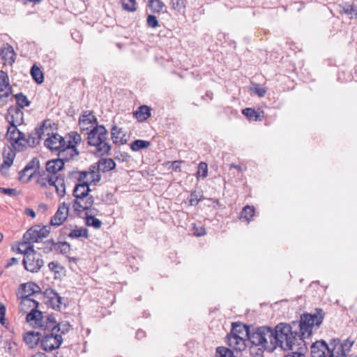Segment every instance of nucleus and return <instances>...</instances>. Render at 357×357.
<instances>
[{"label":"nucleus","mask_w":357,"mask_h":357,"mask_svg":"<svg viewBox=\"0 0 357 357\" xmlns=\"http://www.w3.org/2000/svg\"><path fill=\"white\" fill-rule=\"evenodd\" d=\"M90 188L87 182L77 184L73 190V195L75 198L84 197L89 195Z\"/></svg>","instance_id":"obj_34"},{"label":"nucleus","mask_w":357,"mask_h":357,"mask_svg":"<svg viewBox=\"0 0 357 357\" xmlns=\"http://www.w3.org/2000/svg\"><path fill=\"white\" fill-rule=\"evenodd\" d=\"M58 250H59L61 253H67L70 251V245L66 242L60 243L58 245Z\"/></svg>","instance_id":"obj_54"},{"label":"nucleus","mask_w":357,"mask_h":357,"mask_svg":"<svg viewBox=\"0 0 357 357\" xmlns=\"http://www.w3.org/2000/svg\"><path fill=\"white\" fill-rule=\"evenodd\" d=\"M15 151L8 146L3 152V163L1 165V170L7 169L11 166L15 157Z\"/></svg>","instance_id":"obj_23"},{"label":"nucleus","mask_w":357,"mask_h":357,"mask_svg":"<svg viewBox=\"0 0 357 357\" xmlns=\"http://www.w3.org/2000/svg\"><path fill=\"white\" fill-rule=\"evenodd\" d=\"M64 164L59 158L52 160L46 163V172L50 175L58 176L57 173L63 169ZM59 176H61L60 174Z\"/></svg>","instance_id":"obj_25"},{"label":"nucleus","mask_w":357,"mask_h":357,"mask_svg":"<svg viewBox=\"0 0 357 357\" xmlns=\"http://www.w3.org/2000/svg\"><path fill=\"white\" fill-rule=\"evenodd\" d=\"M39 303L35 298H20L19 311L26 314V321L34 328H48L54 326L52 316L44 317L38 310Z\"/></svg>","instance_id":"obj_2"},{"label":"nucleus","mask_w":357,"mask_h":357,"mask_svg":"<svg viewBox=\"0 0 357 357\" xmlns=\"http://www.w3.org/2000/svg\"><path fill=\"white\" fill-rule=\"evenodd\" d=\"M69 208L65 203L59 205L56 212L50 220V225L52 226H60L66 220L68 215Z\"/></svg>","instance_id":"obj_13"},{"label":"nucleus","mask_w":357,"mask_h":357,"mask_svg":"<svg viewBox=\"0 0 357 357\" xmlns=\"http://www.w3.org/2000/svg\"><path fill=\"white\" fill-rule=\"evenodd\" d=\"M0 191L6 195H8L10 196H15L17 195V190L13 188H0Z\"/></svg>","instance_id":"obj_57"},{"label":"nucleus","mask_w":357,"mask_h":357,"mask_svg":"<svg viewBox=\"0 0 357 357\" xmlns=\"http://www.w3.org/2000/svg\"><path fill=\"white\" fill-rule=\"evenodd\" d=\"M296 324L286 323H280L275 326L273 330V349L280 347L283 350H294V348H300L299 345H304V340L294 328Z\"/></svg>","instance_id":"obj_1"},{"label":"nucleus","mask_w":357,"mask_h":357,"mask_svg":"<svg viewBox=\"0 0 357 357\" xmlns=\"http://www.w3.org/2000/svg\"><path fill=\"white\" fill-rule=\"evenodd\" d=\"M68 237L70 238H77L80 237H83L84 238H88L89 234L88 229L86 228H78L71 230L70 233L68 234Z\"/></svg>","instance_id":"obj_39"},{"label":"nucleus","mask_w":357,"mask_h":357,"mask_svg":"<svg viewBox=\"0 0 357 357\" xmlns=\"http://www.w3.org/2000/svg\"><path fill=\"white\" fill-rule=\"evenodd\" d=\"M255 209L254 206L247 205L245 206L241 213V219H243L247 222H250L252 220V217L255 215Z\"/></svg>","instance_id":"obj_41"},{"label":"nucleus","mask_w":357,"mask_h":357,"mask_svg":"<svg viewBox=\"0 0 357 357\" xmlns=\"http://www.w3.org/2000/svg\"><path fill=\"white\" fill-rule=\"evenodd\" d=\"M149 6L153 12L159 13L162 10L164 3L160 0H151Z\"/></svg>","instance_id":"obj_50"},{"label":"nucleus","mask_w":357,"mask_h":357,"mask_svg":"<svg viewBox=\"0 0 357 357\" xmlns=\"http://www.w3.org/2000/svg\"><path fill=\"white\" fill-rule=\"evenodd\" d=\"M0 55L5 64L12 65L15 61V54L13 47L6 45L1 49Z\"/></svg>","instance_id":"obj_24"},{"label":"nucleus","mask_w":357,"mask_h":357,"mask_svg":"<svg viewBox=\"0 0 357 357\" xmlns=\"http://www.w3.org/2000/svg\"><path fill=\"white\" fill-rule=\"evenodd\" d=\"M15 100L17 106L18 108H20L21 109H23L24 107H27L29 105L30 102L27 99L26 96L23 95L22 93H18L15 95Z\"/></svg>","instance_id":"obj_45"},{"label":"nucleus","mask_w":357,"mask_h":357,"mask_svg":"<svg viewBox=\"0 0 357 357\" xmlns=\"http://www.w3.org/2000/svg\"><path fill=\"white\" fill-rule=\"evenodd\" d=\"M134 116L139 121H144L151 116V108L142 105L134 112Z\"/></svg>","instance_id":"obj_32"},{"label":"nucleus","mask_w":357,"mask_h":357,"mask_svg":"<svg viewBox=\"0 0 357 357\" xmlns=\"http://www.w3.org/2000/svg\"><path fill=\"white\" fill-rule=\"evenodd\" d=\"M63 342V338L61 334L51 331L43 336L41 340L40 344L43 350L46 351H51L58 349Z\"/></svg>","instance_id":"obj_9"},{"label":"nucleus","mask_w":357,"mask_h":357,"mask_svg":"<svg viewBox=\"0 0 357 357\" xmlns=\"http://www.w3.org/2000/svg\"><path fill=\"white\" fill-rule=\"evenodd\" d=\"M36 162L34 160L30 161L25 167L19 172V180L22 183H27L35 173Z\"/></svg>","instance_id":"obj_20"},{"label":"nucleus","mask_w":357,"mask_h":357,"mask_svg":"<svg viewBox=\"0 0 357 357\" xmlns=\"http://www.w3.org/2000/svg\"><path fill=\"white\" fill-rule=\"evenodd\" d=\"M17 250L24 255L23 264L28 271L38 272L42 268L43 260L40 254L34 250L33 245L21 244Z\"/></svg>","instance_id":"obj_5"},{"label":"nucleus","mask_w":357,"mask_h":357,"mask_svg":"<svg viewBox=\"0 0 357 357\" xmlns=\"http://www.w3.org/2000/svg\"><path fill=\"white\" fill-rule=\"evenodd\" d=\"M31 357H46L45 354L41 352H38L33 355Z\"/></svg>","instance_id":"obj_63"},{"label":"nucleus","mask_w":357,"mask_h":357,"mask_svg":"<svg viewBox=\"0 0 357 357\" xmlns=\"http://www.w3.org/2000/svg\"><path fill=\"white\" fill-rule=\"evenodd\" d=\"M100 170H98V167L91 166L90 171L89 172V181L96 183L100 180L101 176L100 174Z\"/></svg>","instance_id":"obj_44"},{"label":"nucleus","mask_w":357,"mask_h":357,"mask_svg":"<svg viewBox=\"0 0 357 357\" xmlns=\"http://www.w3.org/2000/svg\"><path fill=\"white\" fill-rule=\"evenodd\" d=\"M17 259L15 257H13L10 259V261L8 264V266H11L14 264H17Z\"/></svg>","instance_id":"obj_62"},{"label":"nucleus","mask_w":357,"mask_h":357,"mask_svg":"<svg viewBox=\"0 0 357 357\" xmlns=\"http://www.w3.org/2000/svg\"><path fill=\"white\" fill-rule=\"evenodd\" d=\"M57 176L50 175L47 172L40 174L37 183L42 188H51Z\"/></svg>","instance_id":"obj_28"},{"label":"nucleus","mask_w":357,"mask_h":357,"mask_svg":"<svg viewBox=\"0 0 357 357\" xmlns=\"http://www.w3.org/2000/svg\"><path fill=\"white\" fill-rule=\"evenodd\" d=\"M197 177L205 178L208 175V165L205 162H201L198 165Z\"/></svg>","instance_id":"obj_48"},{"label":"nucleus","mask_w":357,"mask_h":357,"mask_svg":"<svg viewBox=\"0 0 357 357\" xmlns=\"http://www.w3.org/2000/svg\"><path fill=\"white\" fill-rule=\"evenodd\" d=\"M93 202V197L90 195L75 198L73 204V208L77 213L82 211L91 212L95 210V208H91Z\"/></svg>","instance_id":"obj_10"},{"label":"nucleus","mask_w":357,"mask_h":357,"mask_svg":"<svg viewBox=\"0 0 357 357\" xmlns=\"http://www.w3.org/2000/svg\"><path fill=\"white\" fill-rule=\"evenodd\" d=\"M51 188H54L55 189L56 192L59 197H64L66 195L64 178L61 176H57L54 179V182L52 185Z\"/></svg>","instance_id":"obj_30"},{"label":"nucleus","mask_w":357,"mask_h":357,"mask_svg":"<svg viewBox=\"0 0 357 357\" xmlns=\"http://www.w3.org/2000/svg\"><path fill=\"white\" fill-rule=\"evenodd\" d=\"M88 144L95 148V153L98 156L107 155L112 146L108 138V131L103 126H96L87 133Z\"/></svg>","instance_id":"obj_3"},{"label":"nucleus","mask_w":357,"mask_h":357,"mask_svg":"<svg viewBox=\"0 0 357 357\" xmlns=\"http://www.w3.org/2000/svg\"><path fill=\"white\" fill-rule=\"evenodd\" d=\"M217 357H235L233 351L224 347H219L216 349Z\"/></svg>","instance_id":"obj_47"},{"label":"nucleus","mask_w":357,"mask_h":357,"mask_svg":"<svg viewBox=\"0 0 357 357\" xmlns=\"http://www.w3.org/2000/svg\"><path fill=\"white\" fill-rule=\"evenodd\" d=\"M230 335H236L242 337H248L250 335L249 327L242 324H233Z\"/></svg>","instance_id":"obj_26"},{"label":"nucleus","mask_w":357,"mask_h":357,"mask_svg":"<svg viewBox=\"0 0 357 357\" xmlns=\"http://www.w3.org/2000/svg\"><path fill=\"white\" fill-rule=\"evenodd\" d=\"M70 140L68 142V144H74L75 147L76 145L79 144L82 141V137L79 134L76 132H71L69 134Z\"/></svg>","instance_id":"obj_51"},{"label":"nucleus","mask_w":357,"mask_h":357,"mask_svg":"<svg viewBox=\"0 0 357 357\" xmlns=\"http://www.w3.org/2000/svg\"><path fill=\"white\" fill-rule=\"evenodd\" d=\"M79 154L74 144H66L58 151V158L63 163L73 159Z\"/></svg>","instance_id":"obj_16"},{"label":"nucleus","mask_w":357,"mask_h":357,"mask_svg":"<svg viewBox=\"0 0 357 357\" xmlns=\"http://www.w3.org/2000/svg\"><path fill=\"white\" fill-rule=\"evenodd\" d=\"M23 112L20 108L16 106L10 107L8 110L6 115V120L9 125L19 126L21 125L23 121Z\"/></svg>","instance_id":"obj_14"},{"label":"nucleus","mask_w":357,"mask_h":357,"mask_svg":"<svg viewBox=\"0 0 357 357\" xmlns=\"http://www.w3.org/2000/svg\"><path fill=\"white\" fill-rule=\"evenodd\" d=\"M47 296L49 298V305L53 308L56 310L60 309V307L62 304V297H61L59 294L53 289L47 291Z\"/></svg>","instance_id":"obj_27"},{"label":"nucleus","mask_w":357,"mask_h":357,"mask_svg":"<svg viewBox=\"0 0 357 357\" xmlns=\"http://www.w3.org/2000/svg\"><path fill=\"white\" fill-rule=\"evenodd\" d=\"M354 344V341L350 338L331 340L329 342V357H351L349 354Z\"/></svg>","instance_id":"obj_7"},{"label":"nucleus","mask_w":357,"mask_h":357,"mask_svg":"<svg viewBox=\"0 0 357 357\" xmlns=\"http://www.w3.org/2000/svg\"><path fill=\"white\" fill-rule=\"evenodd\" d=\"M93 211L91 212H86V218L85 222L87 226L93 227L95 229H99L102 225V222L94 217L92 215Z\"/></svg>","instance_id":"obj_37"},{"label":"nucleus","mask_w":357,"mask_h":357,"mask_svg":"<svg viewBox=\"0 0 357 357\" xmlns=\"http://www.w3.org/2000/svg\"><path fill=\"white\" fill-rule=\"evenodd\" d=\"M146 22L148 26L151 28H155L158 25V21L156 17L152 15H148Z\"/></svg>","instance_id":"obj_53"},{"label":"nucleus","mask_w":357,"mask_h":357,"mask_svg":"<svg viewBox=\"0 0 357 357\" xmlns=\"http://www.w3.org/2000/svg\"><path fill=\"white\" fill-rule=\"evenodd\" d=\"M150 146L149 141L136 139L130 144V149L133 151H138L143 149H146Z\"/></svg>","instance_id":"obj_43"},{"label":"nucleus","mask_w":357,"mask_h":357,"mask_svg":"<svg viewBox=\"0 0 357 357\" xmlns=\"http://www.w3.org/2000/svg\"><path fill=\"white\" fill-rule=\"evenodd\" d=\"M273 329L267 326L257 328L249 335L250 342L261 349L271 351L273 349Z\"/></svg>","instance_id":"obj_6"},{"label":"nucleus","mask_w":357,"mask_h":357,"mask_svg":"<svg viewBox=\"0 0 357 357\" xmlns=\"http://www.w3.org/2000/svg\"><path fill=\"white\" fill-rule=\"evenodd\" d=\"M254 92L259 97H263L266 93V91L264 88L260 86L259 85H256L254 88Z\"/></svg>","instance_id":"obj_56"},{"label":"nucleus","mask_w":357,"mask_h":357,"mask_svg":"<svg viewBox=\"0 0 357 357\" xmlns=\"http://www.w3.org/2000/svg\"><path fill=\"white\" fill-rule=\"evenodd\" d=\"M20 139H16L10 142V148L15 150L16 152H21L26 149L25 142V135L21 136Z\"/></svg>","instance_id":"obj_38"},{"label":"nucleus","mask_w":357,"mask_h":357,"mask_svg":"<svg viewBox=\"0 0 357 357\" xmlns=\"http://www.w3.org/2000/svg\"><path fill=\"white\" fill-rule=\"evenodd\" d=\"M79 125L82 130H88L98 126L97 119L91 112L86 111L80 116Z\"/></svg>","instance_id":"obj_17"},{"label":"nucleus","mask_w":357,"mask_h":357,"mask_svg":"<svg viewBox=\"0 0 357 357\" xmlns=\"http://www.w3.org/2000/svg\"><path fill=\"white\" fill-rule=\"evenodd\" d=\"M242 113L249 120L251 121H262L264 117V113L263 111H256L252 108H245L243 109Z\"/></svg>","instance_id":"obj_29"},{"label":"nucleus","mask_w":357,"mask_h":357,"mask_svg":"<svg viewBox=\"0 0 357 357\" xmlns=\"http://www.w3.org/2000/svg\"><path fill=\"white\" fill-rule=\"evenodd\" d=\"M324 317V311L321 309L318 308L316 309V312L314 314H303L301 317L299 322L293 321L291 324H296V326L294 327V328L295 331H297V329L299 328L298 334L300 337L304 340L312 335L313 327H319L323 321Z\"/></svg>","instance_id":"obj_4"},{"label":"nucleus","mask_w":357,"mask_h":357,"mask_svg":"<svg viewBox=\"0 0 357 357\" xmlns=\"http://www.w3.org/2000/svg\"><path fill=\"white\" fill-rule=\"evenodd\" d=\"M45 122L41 128L38 129V130L35 132H32L29 134L27 138L25 137V142L26 147H35L40 142V139L42 138V134L45 133L44 128L45 126Z\"/></svg>","instance_id":"obj_22"},{"label":"nucleus","mask_w":357,"mask_h":357,"mask_svg":"<svg viewBox=\"0 0 357 357\" xmlns=\"http://www.w3.org/2000/svg\"><path fill=\"white\" fill-rule=\"evenodd\" d=\"M40 287L33 282L22 284L20 298H34V296L40 294Z\"/></svg>","instance_id":"obj_15"},{"label":"nucleus","mask_w":357,"mask_h":357,"mask_svg":"<svg viewBox=\"0 0 357 357\" xmlns=\"http://www.w3.org/2000/svg\"><path fill=\"white\" fill-rule=\"evenodd\" d=\"M245 338L236 335L229 334L227 336V342L229 346L234 349L241 351L246 348Z\"/></svg>","instance_id":"obj_19"},{"label":"nucleus","mask_w":357,"mask_h":357,"mask_svg":"<svg viewBox=\"0 0 357 357\" xmlns=\"http://www.w3.org/2000/svg\"><path fill=\"white\" fill-rule=\"evenodd\" d=\"M40 340L38 333L35 332H28L24 337V340L25 343L30 347L31 348L34 347L38 344Z\"/></svg>","instance_id":"obj_35"},{"label":"nucleus","mask_w":357,"mask_h":357,"mask_svg":"<svg viewBox=\"0 0 357 357\" xmlns=\"http://www.w3.org/2000/svg\"><path fill=\"white\" fill-rule=\"evenodd\" d=\"M122 8L123 10L134 12L137 10L135 0H121Z\"/></svg>","instance_id":"obj_49"},{"label":"nucleus","mask_w":357,"mask_h":357,"mask_svg":"<svg viewBox=\"0 0 357 357\" xmlns=\"http://www.w3.org/2000/svg\"><path fill=\"white\" fill-rule=\"evenodd\" d=\"M49 137L45 140V145L52 151H59L66 145L64 139L57 133H52L51 135L47 133Z\"/></svg>","instance_id":"obj_12"},{"label":"nucleus","mask_w":357,"mask_h":357,"mask_svg":"<svg viewBox=\"0 0 357 357\" xmlns=\"http://www.w3.org/2000/svg\"><path fill=\"white\" fill-rule=\"evenodd\" d=\"M56 321H55V323L54 324V326L48 328H43V330H48V331H52L54 332H61V335L66 333L68 332L70 328V326L67 322H61L56 325Z\"/></svg>","instance_id":"obj_40"},{"label":"nucleus","mask_w":357,"mask_h":357,"mask_svg":"<svg viewBox=\"0 0 357 357\" xmlns=\"http://www.w3.org/2000/svg\"><path fill=\"white\" fill-rule=\"evenodd\" d=\"M5 312H6V309H5L4 306H3L0 303V321L1 324H3Z\"/></svg>","instance_id":"obj_60"},{"label":"nucleus","mask_w":357,"mask_h":357,"mask_svg":"<svg viewBox=\"0 0 357 357\" xmlns=\"http://www.w3.org/2000/svg\"><path fill=\"white\" fill-rule=\"evenodd\" d=\"M300 348H294L291 350V352L287 354L284 357H305L304 351L306 350L305 344L299 345Z\"/></svg>","instance_id":"obj_46"},{"label":"nucleus","mask_w":357,"mask_h":357,"mask_svg":"<svg viewBox=\"0 0 357 357\" xmlns=\"http://www.w3.org/2000/svg\"><path fill=\"white\" fill-rule=\"evenodd\" d=\"M24 213L26 215L30 216L32 218H34L36 217V213L31 208H26L24 211Z\"/></svg>","instance_id":"obj_61"},{"label":"nucleus","mask_w":357,"mask_h":357,"mask_svg":"<svg viewBox=\"0 0 357 357\" xmlns=\"http://www.w3.org/2000/svg\"><path fill=\"white\" fill-rule=\"evenodd\" d=\"M342 8V12L347 15L350 19H357V5L346 3Z\"/></svg>","instance_id":"obj_36"},{"label":"nucleus","mask_w":357,"mask_h":357,"mask_svg":"<svg viewBox=\"0 0 357 357\" xmlns=\"http://www.w3.org/2000/svg\"><path fill=\"white\" fill-rule=\"evenodd\" d=\"M89 172H82L79 173L78 180L79 181L87 182L89 181Z\"/></svg>","instance_id":"obj_58"},{"label":"nucleus","mask_w":357,"mask_h":357,"mask_svg":"<svg viewBox=\"0 0 357 357\" xmlns=\"http://www.w3.org/2000/svg\"><path fill=\"white\" fill-rule=\"evenodd\" d=\"M48 267L51 271H52L55 273L59 272V271H58L59 266H58V264L56 262L52 261V262L49 263Z\"/></svg>","instance_id":"obj_59"},{"label":"nucleus","mask_w":357,"mask_h":357,"mask_svg":"<svg viewBox=\"0 0 357 357\" xmlns=\"http://www.w3.org/2000/svg\"><path fill=\"white\" fill-rule=\"evenodd\" d=\"M193 233H194V235L196 236H202L206 234V229L201 225H194Z\"/></svg>","instance_id":"obj_52"},{"label":"nucleus","mask_w":357,"mask_h":357,"mask_svg":"<svg viewBox=\"0 0 357 357\" xmlns=\"http://www.w3.org/2000/svg\"><path fill=\"white\" fill-rule=\"evenodd\" d=\"M230 168H234L238 171H241V167L240 166L233 163L230 165Z\"/></svg>","instance_id":"obj_64"},{"label":"nucleus","mask_w":357,"mask_h":357,"mask_svg":"<svg viewBox=\"0 0 357 357\" xmlns=\"http://www.w3.org/2000/svg\"><path fill=\"white\" fill-rule=\"evenodd\" d=\"M111 135L113 143L118 145L124 144L127 142L126 138V132L122 128H119L116 125L112 126L111 129Z\"/></svg>","instance_id":"obj_21"},{"label":"nucleus","mask_w":357,"mask_h":357,"mask_svg":"<svg viewBox=\"0 0 357 357\" xmlns=\"http://www.w3.org/2000/svg\"><path fill=\"white\" fill-rule=\"evenodd\" d=\"M329 344L324 341H317L311 347L312 357H329Z\"/></svg>","instance_id":"obj_18"},{"label":"nucleus","mask_w":357,"mask_h":357,"mask_svg":"<svg viewBox=\"0 0 357 357\" xmlns=\"http://www.w3.org/2000/svg\"><path fill=\"white\" fill-rule=\"evenodd\" d=\"M11 88L8 82L7 74L0 70V107L6 102V99L10 96Z\"/></svg>","instance_id":"obj_11"},{"label":"nucleus","mask_w":357,"mask_h":357,"mask_svg":"<svg viewBox=\"0 0 357 357\" xmlns=\"http://www.w3.org/2000/svg\"><path fill=\"white\" fill-rule=\"evenodd\" d=\"M31 75L37 84H41L44 81V76L42 70L36 65H33L31 68Z\"/></svg>","instance_id":"obj_42"},{"label":"nucleus","mask_w":357,"mask_h":357,"mask_svg":"<svg viewBox=\"0 0 357 357\" xmlns=\"http://www.w3.org/2000/svg\"><path fill=\"white\" fill-rule=\"evenodd\" d=\"M24 134L20 132L17 129V126L9 125L7 129L6 132V138L10 142V143L16 139H20L21 136H23Z\"/></svg>","instance_id":"obj_33"},{"label":"nucleus","mask_w":357,"mask_h":357,"mask_svg":"<svg viewBox=\"0 0 357 357\" xmlns=\"http://www.w3.org/2000/svg\"><path fill=\"white\" fill-rule=\"evenodd\" d=\"M98 170L102 172L112 170L116 167L115 162L112 158H102L97 163Z\"/></svg>","instance_id":"obj_31"},{"label":"nucleus","mask_w":357,"mask_h":357,"mask_svg":"<svg viewBox=\"0 0 357 357\" xmlns=\"http://www.w3.org/2000/svg\"><path fill=\"white\" fill-rule=\"evenodd\" d=\"M50 231V226L35 225L24 234V242L22 244L28 245L31 243H37L45 238Z\"/></svg>","instance_id":"obj_8"},{"label":"nucleus","mask_w":357,"mask_h":357,"mask_svg":"<svg viewBox=\"0 0 357 357\" xmlns=\"http://www.w3.org/2000/svg\"><path fill=\"white\" fill-rule=\"evenodd\" d=\"M199 200L200 199H198L197 195L192 193L188 199V202L190 206H195L198 204Z\"/></svg>","instance_id":"obj_55"}]
</instances>
